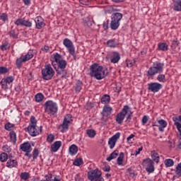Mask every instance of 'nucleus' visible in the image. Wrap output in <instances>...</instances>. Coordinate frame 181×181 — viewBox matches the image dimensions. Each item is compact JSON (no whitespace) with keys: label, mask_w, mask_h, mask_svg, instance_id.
<instances>
[{"label":"nucleus","mask_w":181,"mask_h":181,"mask_svg":"<svg viewBox=\"0 0 181 181\" xmlns=\"http://www.w3.org/2000/svg\"><path fill=\"white\" fill-rule=\"evenodd\" d=\"M120 136H121V133L117 132L115 135H113L111 138L109 139L108 145L110 149H114V148L115 147V144H117V141H118V139H119Z\"/></svg>","instance_id":"f8f14e48"},{"label":"nucleus","mask_w":181,"mask_h":181,"mask_svg":"<svg viewBox=\"0 0 181 181\" xmlns=\"http://www.w3.org/2000/svg\"><path fill=\"white\" fill-rule=\"evenodd\" d=\"M173 121L175 127H177V124H180V122H179V117H173Z\"/></svg>","instance_id":"052dcab7"},{"label":"nucleus","mask_w":181,"mask_h":181,"mask_svg":"<svg viewBox=\"0 0 181 181\" xmlns=\"http://www.w3.org/2000/svg\"><path fill=\"white\" fill-rule=\"evenodd\" d=\"M157 122L159 124L160 127H163V128H166V127H168V122L165 119H158L157 120Z\"/></svg>","instance_id":"a19ab883"},{"label":"nucleus","mask_w":181,"mask_h":181,"mask_svg":"<svg viewBox=\"0 0 181 181\" xmlns=\"http://www.w3.org/2000/svg\"><path fill=\"white\" fill-rule=\"evenodd\" d=\"M142 165L148 173H153L155 172L154 163L151 158L144 159Z\"/></svg>","instance_id":"6e6552de"},{"label":"nucleus","mask_w":181,"mask_h":181,"mask_svg":"<svg viewBox=\"0 0 181 181\" xmlns=\"http://www.w3.org/2000/svg\"><path fill=\"white\" fill-rule=\"evenodd\" d=\"M61 146H62L61 141H55L51 146V151H52V152H57V151L60 149Z\"/></svg>","instance_id":"412c9836"},{"label":"nucleus","mask_w":181,"mask_h":181,"mask_svg":"<svg viewBox=\"0 0 181 181\" xmlns=\"http://www.w3.org/2000/svg\"><path fill=\"white\" fill-rule=\"evenodd\" d=\"M86 134L89 138H94L96 135V133L94 129H88Z\"/></svg>","instance_id":"58836bf2"},{"label":"nucleus","mask_w":181,"mask_h":181,"mask_svg":"<svg viewBox=\"0 0 181 181\" xmlns=\"http://www.w3.org/2000/svg\"><path fill=\"white\" fill-rule=\"evenodd\" d=\"M4 128L6 129V131H12V129L15 128V124L11 122H8L5 124Z\"/></svg>","instance_id":"ea45409f"},{"label":"nucleus","mask_w":181,"mask_h":181,"mask_svg":"<svg viewBox=\"0 0 181 181\" xmlns=\"http://www.w3.org/2000/svg\"><path fill=\"white\" fill-rule=\"evenodd\" d=\"M71 156H74L78 152V147L76 144H72L69 148Z\"/></svg>","instance_id":"b1692460"},{"label":"nucleus","mask_w":181,"mask_h":181,"mask_svg":"<svg viewBox=\"0 0 181 181\" xmlns=\"http://www.w3.org/2000/svg\"><path fill=\"white\" fill-rule=\"evenodd\" d=\"M55 70L57 76H61L62 78H66L67 77V71H66V69L56 68Z\"/></svg>","instance_id":"aec40b11"},{"label":"nucleus","mask_w":181,"mask_h":181,"mask_svg":"<svg viewBox=\"0 0 181 181\" xmlns=\"http://www.w3.org/2000/svg\"><path fill=\"white\" fill-rule=\"evenodd\" d=\"M16 26H25V28H32V21L25 20V18H18L15 22Z\"/></svg>","instance_id":"9d476101"},{"label":"nucleus","mask_w":181,"mask_h":181,"mask_svg":"<svg viewBox=\"0 0 181 181\" xmlns=\"http://www.w3.org/2000/svg\"><path fill=\"white\" fill-rule=\"evenodd\" d=\"M122 13H114L112 15V20L115 21L116 22H119L122 19Z\"/></svg>","instance_id":"c85d7f7f"},{"label":"nucleus","mask_w":181,"mask_h":181,"mask_svg":"<svg viewBox=\"0 0 181 181\" xmlns=\"http://www.w3.org/2000/svg\"><path fill=\"white\" fill-rule=\"evenodd\" d=\"M128 112H129V114L127 115L126 121H127V122H131V119H132V114H134V112L131 111V108H130Z\"/></svg>","instance_id":"6e6d98bb"},{"label":"nucleus","mask_w":181,"mask_h":181,"mask_svg":"<svg viewBox=\"0 0 181 181\" xmlns=\"http://www.w3.org/2000/svg\"><path fill=\"white\" fill-rule=\"evenodd\" d=\"M112 113V107L106 105L103 107L102 115L103 117H108Z\"/></svg>","instance_id":"a211bd4d"},{"label":"nucleus","mask_w":181,"mask_h":181,"mask_svg":"<svg viewBox=\"0 0 181 181\" xmlns=\"http://www.w3.org/2000/svg\"><path fill=\"white\" fill-rule=\"evenodd\" d=\"M20 149L23 152H32V146L30 145V143L29 141H26L21 144Z\"/></svg>","instance_id":"dca6fc26"},{"label":"nucleus","mask_w":181,"mask_h":181,"mask_svg":"<svg viewBox=\"0 0 181 181\" xmlns=\"http://www.w3.org/2000/svg\"><path fill=\"white\" fill-rule=\"evenodd\" d=\"M75 180L76 181H83V180L81 179V177H80V174H76L75 175Z\"/></svg>","instance_id":"338daca9"},{"label":"nucleus","mask_w":181,"mask_h":181,"mask_svg":"<svg viewBox=\"0 0 181 181\" xmlns=\"http://www.w3.org/2000/svg\"><path fill=\"white\" fill-rule=\"evenodd\" d=\"M45 177V181H50L52 180V174L46 175Z\"/></svg>","instance_id":"0e129e2a"},{"label":"nucleus","mask_w":181,"mask_h":181,"mask_svg":"<svg viewBox=\"0 0 181 181\" xmlns=\"http://www.w3.org/2000/svg\"><path fill=\"white\" fill-rule=\"evenodd\" d=\"M162 87L163 86L158 82L148 83V90L151 91V93H159L162 90Z\"/></svg>","instance_id":"1a4fd4ad"},{"label":"nucleus","mask_w":181,"mask_h":181,"mask_svg":"<svg viewBox=\"0 0 181 181\" xmlns=\"http://www.w3.org/2000/svg\"><path fill=\"white\" fill-rule=\"evenodd\" d=\"M164 163L165 165V166H167V168H170L172 166H173V165H175V162L173 161V160L168 158V159H165L164 161Z\"/></svg>","instance_id":"e433bc0d"},{"label":"nucleus","mask_w":181,"mask_h":181,"mask_svg":"<svg viewBox=\"0 0 181 181\" xmlns=\"http://www.w3.org/2000/svg\"><path fill=\"white\" fill-rule=\"evenodd\" d=\"M173 10L176 12H181V0H173Z\"/></svg>","instance_id":"5701e85b"},{"label":"nucleus","mask_w":181,"mask_h":181,"mask_svg":"<svg viewBox=\"0 0 181 181\" xmlns=\"http://www.w3.org/2000/svg\"><path fill=\"white\" fill-rule=\"evenodd\" d=\"M93 181H104V178H103V177L100 176H98V177H96Z\"/></svg>","instance_id":"774afa93"},{"label":"nucleus","mask_w":181,"mask_h":181,"mask_svg":"<svg viewBox=\"0 0 181 181\" xmlns=\"http://www.w3.org/2000/svg\"><path fill=\"white\" fill-rule=\"evenodd\" d=\"M28 134L31 136H37L42 132V126L37 127V120L35 116H31L30 119V124L26 128Z\"/></svg>","instance_id":"f03ea898"},{"label":"nucleus","mask_w":181,"mask_h":181,"mask_svg":"<svg viewBox=\"0 0 181 181\" xmlns=\"http://www.w3.org/2000/svg\"><path fill=\"white\" fill-rule=\"evenodd\" d=\"M8 35L11 37H13V39H18V33L15 31V30H11Z\"/></svg>","instance_id":"09e8293b"},{"label":"nucleus","mask_w":181,"mask_h":181,"mask_svg":"<svg viewBox=\"0 0 181 181\" xmlns=\"http://www.w3.org/2000/svg\"><path fill=\"white\" fill-rule=\"evenodd\" d=\"M176 128H177V131L180 132V139H181V124L177 123Z\"/></svg>","instance_id":"e2e57ef3"},{"label":"nucleus","mask_w":181,"mask_h":181,"mask_svg":"<svg viewBox=\"0 0 181 181\" xmlns=\"http://www.w3.org/2000/svg\"><path fill=\"white\" fill-rule=\"evenodd\" d=\"M16 166H18V161L16 160L10 158L6 163V167L9 169H12V168H16Z\"/></svg>","instance_id":"4be33fe9"},{"label":"nucleus","mask_w":181,"mask_h":181,"mask_svg":"<svg viewBox=\"0 0 181 181\" xmlns=\"http://www.w3.org/2000/svg\"><path fill=\"white\" fill-rule=\"evenodd\" d=\"M151 156L153 159V160H154V162H156V163H159V154L158 153H156V151H152L151 152Z\"/></svg>","instance_id":"c756f323"},{"label":"nucleus","mask_w":181,"mask_h":181,"mask_svg":"<svg viewBox=\"0 0 181 181\" xmlns=\"http://www.w3.org/2000/svg\"><path fill=\"white\" fill-rule=\"evenodd\" d=\"M2 149L4 152H7V153L12 152V148H11V146H8V144L3 146Z\"/></svg>","instance_id":"864d4df0"},{"label":"nucleus","mask_w":181,"mask_h":181,"mask_svg":"<svg viewBox=\"0 0 181 181\" xmlns=\"http://www.w3.org/2000/svg\"><path fill=\"white\" fill-rule=\"evenodd\" d=\"M20 177L22 180H28V179L30 177V174H29L28 172H23L21 173Z\"/></svg>","instance_id":"4c0bfd02"},{"label":"nucleus","mask_w":181,"mask_h":181,"mask_svg":"<svg viewBox=\"0 0 181 181\" xmlns=\"http://www.w3.org/2000/svg\"><path fill=\"white\" fill-rule=\"evenodd\" d=\"M45 98V95H43V93H37L35 95V99L37 103H42L43 101V99Z\"/></svg>","instance_id":"72a5a7b5"},{"label":"nucleus","mask_w":181,"mask_h":181,"mask_svg":"<svg viewBox=\"0 0 181 181\" xmlns=\"http://www.w3.org/2000/svg\"><path fill=\"white\" fill-rule=\"evenodd\" d=\"M103 29L105 30H107V29H108V21H107L106 22L103 23Z\"/></svg>","instance_id":"69168bd1"},{"label":"nucleus","mask_w":181,"mask_h":181,"mask_svg":"<svg viewBox=\"0 0 181 181\" xmlns=\"http://www.w3.org/2000/svg\"><path fill=\"white\" fill-rule=\"evenodd\" d=\"M121 59V56L119 55V53L117 52H114L112 53V55L110 57V62L111 63H113L115 64V63H118Z\"/></svg>","instance_id":"f3484780"},{"label":"nucleus","mask_w":181,"mask_h":181,"mask_svg":"<svg viewBox=\"0 0 181 181\" xmlns=\"http://www.w3.org/2000/svg\"><path fill=\"white\" fill-rule=\"evenodd\" d=\"M73 165L74 166H81L83 165V158H79L74 160Z\"/></svg>","instance_id":"37998d69"},{"label":"nucleus","mask_w":181,"mask_h":181,"mask_svg":"<svg viewBox=\"0 0 181 181\" xmlns=\"http://www.w3.org/2000/svg\"><path fill=\"white\" fill-rule=\"evenodd\" d=\"M10 138L14 144L16 142V133L13 131L10 132Z\"/></svg>","instance_id":"3c124183"},{"label":"nucleus","mask_w":181,"mask_h":181,"mask_svg":"<svg viewBox=\"0 0 181 181\" xmlns=\"http://www.w3.org/2000/svg\"><path fill=\"white\" fill-rule=\"evenodd\" d=\"M74 88L75 90V93H80L83 88V82L81 81H77Z\"/></svg>","instance_id":"a878e982"},{"label":"nucleus","mask_w":181,"mask_h":181,"mask_svg":"<svg viewBox=\"0 0 181 181\" xmlns=\"http://www.w3.org/2000/svg\"><path fill=\"white\" fill-rule=\"evenodd\" d=\"M54 141V135L52 134H50L47 137V142H49V144H52Z\"/></svg>","instance_id":"5fc2aeb1"},{"label":"nucleus","mask_w":181,"mask_h":181,"mask_svg":"<svg viewBox=\"0 0 181 181\" xmlns=\"http://www.w3.org/2000/svg\"><path fill=\"white\" fill-rule=\"evenodd\" d=\"M35 26L37 29H42V28H45L46 26V23H45V20L42 16H37L35 19Z\"/></svg>","instance_id":"2eb2a0df"},{"label":"nucleus","mask_w":181,"mask_h":181,"mask_svg":"<svg viewBox=\"0 0 181 181\" xmlns=\"http://www.w3.org/2000/svg\"><path fill=\"white\" fill-rule=\"evenodd\" d=\"M8 71H9V70L6 67H5V66L0 67V74H5V73H8Z\"/></svg>","instance_id":"4d7b16f0"},{"label":"nucleus","mask_w":181,"mask_h":181,"mask_svg":"<svg viewBox=\"0 0 181 181\" xmlns=\"http://www.w3.org/2000/svg\"><path fill=\"white\" fill-rule=\"evenodd\" d=\"M157 80L159 83H165L166 81V76H165V74H159L157 76Z\"/></svg>","instance_id":"49530a36"},{"label":"nucleus","mask_w":181,"mask_h":181,"mask_svg":"<svg viewBox=\"0 0 181 181\" xmlns=\"http://www.w3.org/2000/svg\"><path fill=\"white\" fill-rule=\"evenodd\" d=\"M119 154V151L118 150H115L110 155V156L106 158V160H107V162H111V160H112V159H117V156H118Z\"/></svg>","instance_id":"bb28decb"},{"label":"nucleus","mask_w":181,"mask_h":181,"mask_svg":"<svg viewBox=\"0 0 181 181\" xmlns=\"http://www.w3.org/2000/svg\"><path fill=\"white\" fill-rule=\"evenodd\" d=\"M45 112L50 117H53L57 114L59 107H57V103L53 102V100H48L45 102L44 105Z\"/></svg>","instance_id":"20e7f679"},{"label":"nucleus","mask_w":181,"mask_h":181,"mask_svg":"<svg viewBox=\"0 0 181 181\" xmlns=\"http://www.w3.org/2000/svg\"><path fill=\"white\" fill-rule=\"evenodd\" d=\"M89 70V76L96 80H103V78H105L106 76H108V69L96 63L90 65Z\"/></svg>","instance_id":"f257e3e1"},{"label":"nucleus","mask_w":181,"mask_h":181,"mask_svg":"<svg viewBox=\"0 0 181 181\" xmlns=\"http://www.w3.org/2000/svg\"><path fill=\"white\" fill-rule=\"evenodd\" d=\"M0 21H2V22H8V14L5 13H2L0 15Z\"/></svg>","instance_id":"8fccbe9b"},{"label":"nucleus","mask_w":181,"mask_h":181,"mask_svg":"<svg viewBox=\"0 0 181 181\" xmlns=\"http://www.w3.org/2000/svg\"><path fill=\"white\" fill-rule=\"evenodd\" d=\"M149 117L147 115H144L142 118V124L145 125L148 122Z\"/></svg>","instance_id":"bf43d9fd"},{"label":"nucleus","mask_w":181,"mask_h":181,"mask_svg":"<svg viewBox=\"0 0 181 181\" xmlns=\"http://www.w3.org/2000/svg\"><path fill=\"white\" fill-rule=\"evenodd\" d=\"M0 49L2 50V52L9 50V49H11V44H9V42H4L1 45Z\"/></svg>","instance_id":"f704fd0d"},{"label":"nucleus","mask_w":181,"mask_h":181,"mask_svg":"<svg viewBox=\"0 0 181 181\" xmlns=\"http://www.w3.org/2000/svg\"><path fill=\"white\" fill-rule=\"evenodd\" d=\"M37 156H39V150L37 148H35L33 151L32 162H33V160H36V159H37Z\"/></svg>","instance_id":"de8ad7c7"},{"label":"nucleus","mask_w":181,"mask_h":181,"mask_svg":"<svg viewBox=\"0 0 181 181\" xmlns=\"http://www.w3.org/2000/svg\"><path fill=\"white\" fill-rule=\"evenodd\" d=\"M131 110L129 105H124L120 112H119L115 118L116 122L121 125L122 122H124V119H125V117H127V114Z\"/></svg>","instance_id":"0eeeda50"},{"label":"nucleus","mask_w":181,"mask_h":181,"mask_svg":"<svg viewBox=\"0 0 181 181\" xmlns=\"http://www.w3.org/2000/svg\"><path fill=\"white\" fill-rule=\"evenodd\" d=\"M63 45L65 46V47H66L69 52H73V51L75 49L73 42H71L69 38H65L63 40Z\"/></svg>","instance_id":"4468645a"},{"label":"nucleus","mask_w":181,"mask_h":181,"mask_svg":"<svg viewBox=\"0 0 181 181\" xmlns=\"http://www.w3.org/2000/svg\"><path fill=\"white\" fill-rule=\"evenodd\" d=\"M0 160L1 162H6L8 160V153H1L0 154Z\"/></svg>","instance_id":"a18cd8bd"},{"label":"nucleus","mask_w":181,"mask_h":181,"mask_svg":"<svg viewBox=\"0 0 181 181\" xmlns=\"http://www.w3.org/2000/svg\"><path fill=\"white\" fill-rule=\"evenodd\" d=\"M15 78L12 76H7L1 79L0 84H1L2 87L5 86L6 88H9L11 87V84L13 83Z\"/></svg>","instance_id":"9b49d317"},{"label":"nucleus","mask_w":181,"mask_h":181,"mask_svg":"<svg viewBox=\"0 0 181 181\" xmlns=\"http://www.w3.org/2000/svg\"><path fill=\"white\" fill-rule=\"evenodd\" d=\"M106 45L107 47H116L118 46V43L115 42V40H107Z\"/></svg>","instance_id":"473e14b6"},{"label":"nucleus","mask_w":181,"mask_h":181,"mask_svg":"<svg viewBox=\"0 0 181 181\" xmlns=\"http://www.w3.org/2000/svg\"><path fill=\"white\" fill-rule=\"evenodd\" d=\"M101 171L98 169H95L89 173H88V177L89 180L94 181L98 176H101Z\"/></svg>","instance_id":"ddd939ff"},{"label":"nucleus","mask_w":181,"mask_h":181,"mask_svg":"<svg viewBox=\"0 0 181 181\" xmlns=\"http://www.w3.org/2000/svg\"><path fill=\"white\" fill-rule=\"evenodd\" d=\"M54 62H52L53 67L56 69V64L58 69H66L67 67V61L63 59V56L59 53L54 54Z\"/></svg>","instance_id":"39448f33"},{"label":"nucleus","mask_w":181,"mask_h":181,"mask_svg":"<svg viewBox=\"0 0 181 181\" xmlns=\"http://www.w3.org/2000/svg\"><path fill=\"white\" fill-rule=\"evenodd\" d=\"M41 50H42V52H45V53H47L50 52V47L47 45H45L42 48H41Z\"/></svg>","instance_id":"13d9d810"},{"label":"nucleus","mask_w":181,"mask_h":181,"mask_svg":"<svg viewBox=\"0 0 181 181\" xmlns=\"http://www.w3.org/2000/svg\"><path fill=\"white\" fill-rule=\"evenodd\" d=\"M41 73L42 79L46 81L52 80L54 76V70H53L50 64L45 65V68L42 69Z\"/></svg>","instance_id":"423d86ee"},{"label":"nucleus","mask_w":181,"mask_h":181,"mask_svg":"<svg viewBox=\"0 0 181 181\" xmlns=\"http://www.w3.org/2000/svg\"><path fill=\"white\" fill-rule=\"evenodd\" d=\"M118 28H119V22L115 21V20L112 19L110 23V28L112 29V30H117Z\"/></svg>","instance_id":"7c9ffc66"},{"label":"nucleus","mask_w":181,"mask_h":181,"mask_svg":"<svg viewBox=\"0 0 181 181\" xmlns=\"http://www.w3.org/2000/svg\"><path fill=\"white\" fill-rule=\"evenodd\" d=\"M80 4H82V5H89L90 1L88 0H79Z\"/></svg>","instance_id":"680f3d73"},{"label":"nucleus","mask_w":181,"mask_h":181,"mask_svg":"<svg viewBox=\"0 0 181 181\" xmlns=\"http://www.w3.org/2000/svg\"><path fill=\"white\" fill-rule=\"evenodd\" d=\"M23 63H26V61L23 57L17 58L16 61L17 69H21Z\"/></svg>","instance_id":"cd10ccee"},{"label":"nucleus","mask_w":181,"mask_h":181,"mask_svg":"<svg viewBox=\"0 0 181 181\" xmlns=\"http://www.w3.org/2000/svg\"><path fill=\"white\" fill-rule=\"evenodd\" d=\"M158 50L161 52H168L169 49V45L165 42H160L158 44Z\"/></svg>","instance_id":"393cba45"},{"label":"nucleus","mask_w":181,"mask_h":181,"mask_svg":"<svg viewBox=\"0 0 181 181\" xmlns=\"http://www.w3.org/2000/svg\"><path fill=\"white\" fill-rule=\"evenodd\" d=\"M71 118H72L71 115L68 114L64 117V121H65L66 122H68V124H70V122L73 121V119Z\"/></svg>","instance_id":"603ef678"},{"label":"nucleus","mask_w":181,"mask_h":181,"mask_svg":"<svg viewBox=\"0 0 181 181\" xmlns=\"http://www.w3.org/2000/svg\"><path fill=\"white\" fill-rule=\"evenodd\" d=\"M117 164L119 166H121L122 165V162H124V153L122 152L119 153V157L117 158Z\"/></svg>","instance_id":"79ce46f5"},{"label":"nucleus","mask_w":181,"mask_h":181,"mask_svg":"<svg viewBox=\"0 0 181 181\" xmlns=\"http://www.w3.org/2000/svg\"><path fill=\"white\" fill-rule=\"evenodd\" d=\"M111 101V97L110 95L105 94L101 98L102 104H108Z\"/></svg>","instance_id":"2f4dec72"},{"label":"nucleus","mask_w":181,"mask_h":181,"mask_svg":"<svg viewBox=\"0 0 181 181\" xmlns=\"http://www.w3.org/2000/svg\"><path fill=\"white\" fill-rule=\"evenodd\" d=\"M163 67H165V64L158 62L153 64V66L150 67L147 71L146 76L148 78H153L156 74H160L163 72Z\"/></svg>","instance_id":"7ed1b4c3"},{"label":"nucleus","mask_w":181,"mask_h":181,"mask_svg":"<svg viewBox=\"0 0 181 181\" xmlns=\"http://www.w3.org/2000/svg\"><path fill=\"white\" fill-rule=\"evenodd\" d=\"M175 174L177 175L176 176L177 177H180V176H181V163H180L177 165L176 169H175Z\"/></svg>","instance_id":"c03bdc74"},{"label":"nucleus","mask_w":181,"mask_h":181,"mask_svg":"<svg viewBox=\"0 0 181 181\" xmlns=\"http://www.w3.org/2000/svg\"><path fill=\"white\" fill-rule=\"evenodd\" d=\"M35 54H36V52L34 49H30L25 55L23 56V57L26 62H29V60L33 59Z\"/></svg>","instance_id":"6ab92c4d"},{"label":"nucleus","mask_w":181,"mask_h":181,"mask_svg":"<svg viewBox=\"0 0 181 181\" xmlns=\"http://www.w3.org/2000/svg\"><path fill=\"white\" fill-rule=\"evenodd\" d=\"M69 123H68L67 122H65L64 120L63 121V123L61 125L62 127L61 132H62V134L66 132V131L69 129Z\"/></svg>","instance_id":"c9c22d12"}]
</instances>
